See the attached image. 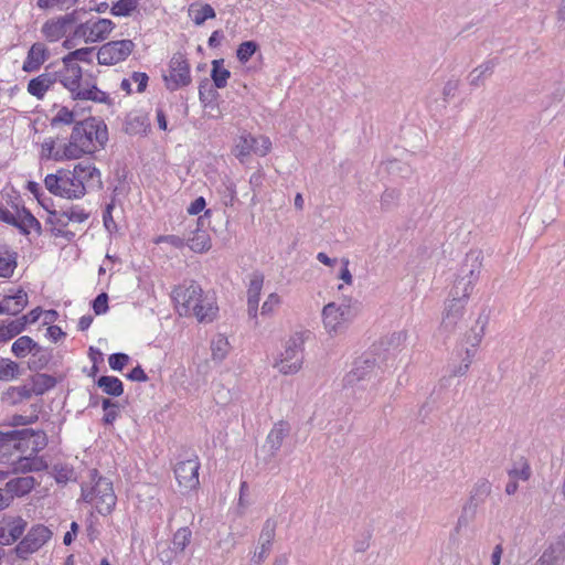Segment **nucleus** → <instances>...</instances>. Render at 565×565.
Listing matches in <instances>:
<instances>
[{
	"instance_id": "54",
	"label": "nucleus",
	"mask_w": 565,
	"mask_h": 565,
	"mask_svg": "<svg viewBox=\"0 0 565 565\" xmlns=\"http://www.w3.org/2000/svg\"><path fill=\"white\" fill-rule=\"evenodd\" d=\"M407 339V332L405 330H399L391 333L386 337L385 342L388 348L398 349L402 347Z\"/></svg>"
},
{
	"instance_id": "4",
	"label": "nucleus",
	"mask_w": 565,
	"mask_h": 565,
	"mask_svg": "<svg viewBox=\"0 0 565 565\" xmlns=\"http://www.w3.org/2000/svg\"><path fill=\"white\" fill-rule=\"evenodd\" d=\"M359 311V302L352 298H344L340 302L332 301L327 303L321 311L326 332L330 337L343 333Z\"/></svg>"
},
{
	"instance_id": "34",
	"label": "nucleus",
	"mask_w": 565,
	"mask_h": 565,
	"mask_svg": "<svg viewBox=\"0 0 565 565\" xmlns=\"http://www.w3.org/2000/svg\"><path fill=\"white\" fill-rule=\"evenodd\" d=\"M491 483L487 479H479L472 487L470 491V500L469 505H473L475 508L484 502L488 495L491 493Z\"/></svg>"
},
{
	"instance_id": "59",
	"label": "nucleus",
	"mask_w": 565,
	"mask_h": 565,
	"mask_svg": "<svg viewBox=\"0 0 565 565\" xmlns=\"http://www.w3.org/2000/svg\"><path fill=\"white\" fill-rule=\"evenodd\" d=\"M156 244L168 243L174 248H182L185 245V239L178 235H161L154 238Z\"/></svg>"
},
{
	"instance_id": "60",
	"label": "nucleus",
	"mask_w": 565,
	"mask_h": 565,
	"mask_svg": "<svg viewBox=\"0 0 565 565\" xmlns=\"http://www.w3.org/2000/svg\"><path fill=\"white\" fill-rule=\"evenodd\" d=\"M38 420V415L36 414H31V415H13L10 419V425L11 426H25V425H30V424H33Z\"/></svg>"
},
{
	"instance_id": "42",
	"label": "nucleus",
	"mask_w": 565,
	"mask_h": 565,
	"mask_svg": "<svg viewBox=\"0 0 565 565\" xmlns=\"http://www.w3.org/2000/svg\"><path fill=\"white\" fill-rule=\"evenodd\" d=\"M26 324V317L14 320L8 326L0 327V341H7L18 335L24 329Z\"/></svg>"
},
{
	"instance_id": "8",
	"label": "nucleus",
	"mask_w": 565,
	"mask_h": 565,
	"mask_svg": "<svg viewBox=\"0 0 565 565\" xmlns=\"http://www.w3.org/2000/svg\"><path fill=\"white\" fill-rule=\"evenodd\" d=\"M480 275V263L477 258L472 259L471 264L466 262L461 267L459 275L457 276L452 288L449 292V299L461 300L467 303L469 296L472 292L476 281Z\"/></svg>"
},
{
	"instance_id": "30",
	"label": "nucleus",
	"mask_w": 565,
	"mask_h": 565,
	"mask_svg": "<svg viewBox=\"0 0 565 565\" xmlns=\"http://www.w3.org/2000/svg\"><path fill=\"white\" fill-rule=\"evenodd\" d=\"M289 431L290 426L287 422L280 420L274 425L266 439L273 452H276L281 447Z\"/></svg>"
},
{
	"instance_id": "45",
	"label": "nucleus",
	"mask_w": 565,
	"mask_h": 565,
	"mask_svg": "<svg viewBox=\"0 0 565 565\" xmlns=\"http://www.w3.org/2000/svg\"><path fill=\"white\" fill-rule=\"evenodd\" d=\"M192 537V532L189 527L179 529L172 540L173 551L182 553L185 547L190 544Z\"/></svg>"
},
{
	"instance_id": "19",
	"label": "nucleus",
	"mask_w": 565,
	"mask_h": 565,
	"mask_svg": "<svg viewBox=\"0 0 565 565\" xmlns=\"http://www.w3.org/2000/svg\"><path fill=\"white\" fill-rule=\"evenodd\" d=\"M204 217L195 221V228L186 238L188 246L195 253H203L211 248V238L206 230H204Z\"/></svg>"
},
{
	"instance_id": "18",
	"label": "nucleus",
	"mask_w": 565,
	"mask_h": 565,
	"mask_svg": "<svg viewBox=\"0 0 565 565\" xmlns=\"http://www.w3.org/2000/svg\"><path fill=\"white\" fill-rule=\"evenodd\" d=\"M26 522L22 518H9L0 523V544L9 545L20 539Z\"/></svg>"
},
{
	"instance_id": "47",
	"label": "nucleus",
	"mask_w": 565,
	"mask_h": 565,
	"mask_svg": "<svg viewBox=\"0 0 565 565\" xmlns=\"http://www.w3.org/2000/svg\"><path fill=\"white\" fill-rule=\"evenodd\" d=\"M88 218V213L81 209H70L60 214L58 223L67 225L68 223H83Z\"/></svg>"
},
{
	"instance_id": "10",
	"label": "nucleus",
	"mask_w": 565,
	"mask_h": 565,
	"mask_svg": "<svg viewBox=\"0 0 565 565\" xmlns=\"http://www.w3.org/2000/svg\"><path fill=\"white\" fill-rule=\"evenodd\" d=\"M271 149V141L266 136H253L252 134H242L235 143V156L244 161L250 153L264 157Z\"/></svg>"
},
{
	"instance_id": "44",
	"label": "nucleus",
	"mask_w": 565,
	"mask_h": 565,
	"mask_svg": "<svg viewBox=\"0 0 565 565\" xmlns=\"http://www.w3.org/2000/svg\"><path fill=\"white\" fill-rule=\"evenodd\" d=\"M36 347L38 344L30 337L23 335L13 342L12 352L15 356L23 358Z\"/></svg>"
},
{
	"instance_id": "14",
	"label": "nucleus",
	"mask_w": 565,
	"mask_h": 565,
	"mask_svg": "<svg viewBox=\"0 0 565 565\" xmlns=\"http://www.w3.org/2000/svg\"><path fill=\"white\" fill-rule=\"evenodd\" d=\"M466 305L461 300H446L439 326L441 332L451 334L459 328L465 317Z\"/></svg>"
},
{
	"instance_id": "58",
	"label": "nucleus",
	"mask_w": 565,
	"mask_h": 565,
	"mask_svg": "<svg viewBox=\"0 0 565 565\" xmlns=\"http://www.w3.org/2000/svg\"><path fill=\"white\" fill-rule=\"evenodd\" d=\"M13 296H6L0 301V313H7V315H18L20 311H22L15 303H14Z\"/></svg>"
},
{
	"instance_id": "37",
	"label": "nucleus",
	"mask_w": 565,
	"mask_h": 565,
	"mask_svg": "<svg viewBox=\"0 0 565 565\" xmlns=\"http://www.w3.org/2000/svg\"><path fill=\"white\" fill-rule=\"evenodd\" d=\"M17 267V254L0 247V277H10Z\"/></svg>"
},
{
	"instance_id": "21",
	"label": "nucleus",
	"mask_w": 565,
	"mask_h": 565,
	"mask_svg": "<svg viewBox=\"0 0 565 565\" xmlns=\"http://www.w3.org/2000/svg\"><path fill=\"white\" fill-rule=\"evenodd\" d=\"M565 558V534L551 542L535 565H561Z\"/></svg>"
},
{
	"instance_id": "36",
	"label": "nucleus",
	"mask_w": 565,
	"mask_h": 565,
	"mask_svg": "<svg viewBox=\"0 0 565 565\" xmlns=\"http://www.w3.org/2000/svg\"><path fill=\"white\" fill-rule=\"evenodd\" d=\"M32 396L29 385L11 386L4 393L2 399L11 405H17Z\"/></svg>"
},
{
	"instance_id": "48",
	"label": "nucleus",
	"mask_w": 565,
	"mask_h": 565,
	"mask_svg": "<svg viewBox=\"0 0 565 565\" xmlns=\"http://www.w3.org/2000/svg\"><path fill=\"white\" fill-rule=\"evenodd\" d=\"M19 365L10 360H0V380L10 381L18 377Z\"/></svg>"
},
{
	"instance_id": "40",
	"label": "nucleus",
	"mask_w": 565,
	"mask_h": 565,
	"mask_svg": "<svg viewBox=\"0 0 565 565\" xmlns=\"http://www.w3.org/2000/svg\"><path fill=\"white\" fill-rule=\"evenodd\" d=\"M212 72L211 77L217 88H223L227 84V79L231 76V73L227 68H225L223 64V60H214L212 62Z\"/></svg>"
},
{
	"instance_id": "3",
	"label": "nucleus",
	"mask_w": 565,
	"mask_h": 565,
	"mask_svg": "<svg viewBox=\"0 0 565 565\" xmlns=\"http://www.w3.org/2000/svg\"><path fill=\"white\" fill-rule=\"evenodd\" d=\"M309 337V331H299L292 333L276 354L273 367L281 375L289 376L299 373L305 363V343Z\"/></svg>"
},
{
	"instance_id": "32",
	"label": "nucleus",
	"mask_w": 565,
	"mask_h": 565,
	"mask_svg": "<svg viewBox=\"0 0 565 565\" xmlns=\"http://www.w3.org/2000/svg\"><path fill=\"white\" fill-rule=\"evenodd\" d=\"M487 324L488 318L484 316H479L476 320L475 327H472L471 330L466 334V341L471 347L468 348L469 350L476 351L477 347L481 343L486 333Z\"/></svg>"
},
{
	"instance_id": "63",
	"label": "nucleus",
	"mask_w": 565,
	"mask_h": 565,
	"mask_svg": "<svg viewBox=\"0 0 565 565\" xmlns=\"http://www.w3.org/2000/svg\"><path fill=\"white\" fill-rule=\"evenodd\" d=\"M130 79H131V82L137 84V92L142 93L147 87L149 77L146 73L135 72L131 75Z\"/></svg>"
},
{
	"instance_id": "55",
	"label": "nucleus",
	"mask_w": 565,
	"mask_h": 565,
	"mask_svg": "<svg viewBox=\"0 0 565 565\" xmlns=\"http://www.w3.org/2000/svg\"><path fill=\"white\" fill-rule=\"evenodd\" d=\"M74 121V113L66 107H61L52 118V125L64 124L70 125Z\"/></svg>"
},
{
	"instance_id": "15",
	"label": "nucleus",
	"mask_w": 565,
	"mask_h": 565,
	"mask_svg": "<svg viewBox=\"0 0 565 565\" xmlns=\"http://www.w3.org/2000/svg\"><path fill=\"white\" fill-rule=\"evenodd\" d=\"M199 459L192 458L177 463L174 468L175 479L179 484L188 490L196 489L200 484L199 481Z\"/></svg>"
},
{
	"instance_id": "16",
	"label": "nucleus",
	"mask_w": 565,
	"mask_h": 565,
	"mask_svg": "<svg viewBox=\"0 0 565 565\" xmlns=\"http://www.w3.org/2000/svg\"><path fill=\"white\" fill-rule=\"evenodd\" d=\"M276 527L277 521L275 519L269 518L265 521L259 534V548L252 557L253 565H262V563L267 558L276 535Z\"/></svg>"
},
{
	"instance_id": "1",
	"label": "nucleus",
	"mask_w": 565,
	"mask_h": 565,
	"mask_svg": "<svg viewBox=\"0 0 565 565\" xmlns=\"http://www.w3.org/2000/svg\"><path fill=\"white\" fill-rule=\"evenodd\" d=\"M58 81L75 100H90L99 104H110L108 94L97 87L93 79L83 76L82 68L72 58L63 57V66L57 72Z\"/></svg>"
},
{
	"instance_id": "28",
	"label": "nucleus",
	"mask_w": 565,
	"mask_h": 565,
	"mask_svg": "<svg viewBox=\"0 0 565 565\" xmlns=\"http://www.w3.org/2000/svg\"><path fill=\"white\" fill-rule=\"evenodd\" d=\"M35 486V479L33 477H19L7 482L6 490L12 495V500L15 497H23L28 494Z\"/></svg>"
},
{
	"instance_id": "11",
	"label": "nucleus",
	"mask_w": 565,
	"mask_h": 565,
	"mask_svg": "<svg viewBox=\"0 0 565 565\" xmlns=\"http://www.w3.org/2000/svg\"><path fill=\"white\" fill-rule=\"evenodd\" d=\"M379 361L372 353H366L355 360L353 369L343 377L344 386H354L361 381L371 380L376 375Z\"/></svg>"
},
{
	"instance_id": "38",
	"label": "nucleus",
	"mask_w": 565,
	"mask_h": 565,
	"mask_svg": "<svg viewBox=\"0 0 565 565\" xmlns=\"http://www.w3.org/2000/svg\"><path fill=\"white\" fill-rule=\"evenodd\" d=\"M231 344L223 334L215 335L211 341L212 359L222 362L228 354Z\"/></svg>"
},
{
	"instance_id": "39",
	"label": "nucleus",
	"mask_w": 565,
	"mask_h": 565,
	"mask_svg": "<svg viewBox=\"0 0 565 565\" xmlns=\"http://www.w3.org/2000/svg\"><path fill=\"white\" fill-rule=\"evenodd\" d=\"M19 439L24 440L28 439L32 443V455L38 454L45 446V436L41 431H34L32 429H22L18 431Z\"/></svg>"
},
{
	"instance_id": "61",
	"label": "nucleus",
	"mask_w": 565,
	"mask_h": 565,
	"mask_svg": "<svg viewBox=\"0 0 565 565\" xmlns=\"http://www.w3.org/2000/svg\"><path fill=\"white\" fill-rule=\"evenodd\" d=\"M129 356L125 353L111 354L108 359L109 365L113 370L120 371L128 362Z\"/></svg>"
},
{
	"instance_id": "57",
	"label": "nucleus",
	"mask_w": 565,
	"mask_h": 565,
	"mask_svg": "<svg viewBox=\"0 0 565 565\" xmlns=\"http://www.w3.org/2000/svg\"><path fill=\"white\" fill-rule=\"evenodd\" d=\"M280 305V297L277 294H270L262 306L260 313L263 316L271 315Z\"/></svg>"
},
{
	"instance_id": "17",
	"label": "nucleus",
	"mask_w": 565,
	"mask_h": 565,
	"mask_svg": "<svg viewBox=\"0 0 565 565\" xmlns=\"http://www.w3.org/2000/svg\"><path fill=\"white\" fill-rule=\"evenodd\" d=\"M76 179L84 185V193L88 189H100L102 177L99 170L89 162H78L73 169Z\"/></svg>"
},
{
	"instance_id": "20",
	"label": "nucleus",
	"mask_w": 565,
	"mask_h": 565,
	"mask_svg": "<svg viewBox=\"0 0 565 565\" xmlns=\"http://www.w3.org/2000/svg\"><path fill=\"white\" fill-rule=\"evenodd\" d=\"M114 23L108 19H89L85 23L77 25L74 35L84 36H102L107 35L113 31Z\"/></svg>"
},
{
	"instance_id": "23",
	"label": "nucleus",
	"mask_w": 565,
	"mask_h": 565,
	"mask_svg": "<svg viewBox=\"0 0 565 565\" xmlns=\"http://www.w3.org/2000/svg\"><path fill=\"white\" fill-rule=\"evenodd\" d=\"M77 28L72 15H65L57 20H52L43 25L42 32L45 35H74Z\"/></svg>"
},
{
	"instance_id": "22",
	"label": "nucleus",
	"mask_w": 565,
	"mask_h": 565,
	"mask_svg": "<svg viewBox=\"0 0 565 565\" xmlns=\"http://www.w3.org/2000/svg\"><path fill=\"white\" fill-rule=\"evenodd\" d=\"M49 56L50 53L43 43H34L28 52L22 70L26 73L36 72L46 62Z\"/></svg>"
},
{
	"instance_id": "7",
	"label": "nucleus",
	"mask_w": 565,
	"mask_h": 565,
	"mask_svg": "<svg viewBox=\"0 0 565 565\" xmlns=\"http://www.w3.org/2000/svg\"><path fill=\"white\" fill-rule=\"evenodd\" d=\"M45 188L54 195L75 200L85 195L84 185L76 179L73 170H58L44 179Z\"/></svg>"
},
{
	"instance_id": "41",
	"label": "nucleus",
	"mask_w": 565,
	"mask_h": 565,
	"mask_svg": "<svg viewBox=\"0 0 565 565\" xmlns=\"http://www.w3.org/2000/svg\"><path fill=\"white\" fill-rule=\"evenodd\" d=\"M97 384L108 395L119 396L124 392L121 381L115 376H102Z\"/></svg>"
},
{
	"instance_id": "25",
	"label": "nucleus",
	"mask_w": 565,
	"mask_h": 565,
	"mask_svg": "<svg viewBox=\"0 0 565 565\" xmlns=\"http://www.w3.org/2000/svg\"><path fill=\"white\" fill-rule=\"evenodd\" d=\"M11 467V473H26L30 471H40L45 465L42 459L38 457L23 456L17 460H12L9 465Z\"/></svg>"
},
{
	"instance_id": "5",
	"label": "nucleus",
	"mask_w": 565,
	"mask_h": 565,
	"mask_svg": "<svg viewBox=\"0 0 565 565\" xmlns=\"http://www.w3.org/2000/svg\"><path fill=\"white\" fill-rule=\"evenodd\" d=\"M82 498L93 504L100 514H109L117 501L113 483L99 477L96 470L89 471V481L82 486Z\"/></svg>"
},
{
	"instance_id": "13",
	"label": "nucleus",
	"mask_w": 565,
	"mask_h": 565,
	"mask_svg": "<svg viewBox=\"0 0 565 565\" xmlns=\"http://www.w3.org/2000/svg\"><path fill=\"white\" fill-rule=\"evenodd\" d=\"M52 532L44 525L33 526L26 536L17 545L15 552L20 558L25 559L28 555L40 550L50 539Z\"/></svg>"
},
{
	"instance_id": "56",
	"label": "nucleus",
	"mask_w": 565,
	"mask_h": 565,
	"mask_svg": "<svg viewBox=\"0 0 565 565\" xmlns=\"http://www.w3.org/2000/svg\"><path fill=\"white\" fill-rule=\"evenodd\" d=\"M103 408L105 411V424H113L118 416L117 405L113 403L110 399L106 398L103 402Z\"/></svg>"
},
{
	"instance_id": "64",
	"label": "nucleus",
	"mask_w": 565,
	"mask_h": 565,
	"mask_svg": "<svg viewBox=\"0 0 565 565\" xmlns=\"http://www.w3.org/2000/svg\"><path fill=\"white\" fill-rule=\"evenodd\" d=\"M557 25L561 31H565V0H561L557 10Z\"/></svg>"
},
{
	"instance_id": "50",
	"label": "nucleus",
	"mask_w": 565,
	"mask_h": 565,
	"mask_svg": "<svg viewBox=\"0 0 565 565\" xmlns=\"http://www.w3.org/2000/svg\"><path fill=\"white\" fill-rule=\"evenodd\" d=\"M473 356L475 350L467 349L466 356L462 359V362L450 371L451 376H463L468 372L472 363Z\"/></svg>"
},
{
	"instance_id": "52",
	"label": "nucleus",
	"mask_w": 565,
	"mask_h": 565,
	"mask_svg": "<svg viewBox=\"0 0 565 565\" xmlns=\"http://www.w3.org/2000/svg\"><path fill=\"white\" fill-rule=\"evenodd\" d=\"M258 45L254 41H246L242 43L237 49V58L245 63L256 52Z\"/></svg>"
},
{
	"instance_id": "35",
	"label": "nucleus",
	"mask_w": 565,
	"mask_h": 565,
	"mask_svg": "<svg viewBox=\"0 0 565 565\" xmlns=\"http://www.w3.org/2000/svg\"><path fill=\"white\" fill-rule=\"evenodd\" d=\"M55 384H56V381L53 376L44 374V373H40V374H35L34 376H32L31 385H29V387H30L32 395L33 394L42 395L46 391L53 388L55 386Z\"/></svg>"
},
{
	"instance_id": "31",
	"label": "nucleus",
	"mask_w": 565,
	"mask_h": 565,
	"mask_svg": "<svg viewBox=\"0 0 565 565\" xmlns=\"http://www.w3.org/2000/svg\"><path fill=\"white\" fill-rule=\"evenodd\" d=\"M12 225L23 234H29L31 230H40V222L25 209L15 212Z\"/></svg>"
},
{
	"instance_id": "49",
	"label": "nucleus",
	"mask_w": 565,
	"mask_h": 565,
	"mask_svg": "<svg viewBox=\"0 0 565 565\" xmlns=\"http://www.w3.org/2000/svg\"><path fill=\"white\" fill-rule=\"evenodd\" d=\"M509 477L513 480H523L526 481L531 477V468L526 461H521L519 466H515L513 469L509 470Z\"/></svg>"
},
{
	"instance_id": "29",
	"label": "nucleus",
	"mask_w": 565,
	"mask_h": 565,
	"mask_svg": "<svg viewBox=\"0 0 565 565\" xmlns=\"http://www.w3.org/2000/svg\"><path fill=\"white\" fill-rule=\"evenodd\" d=\"M7 438L0 443V465H10L15 450L21 449V444L14 443L19 439L18 431L6 433Z\"/></svg>"
},
{
	"instance_id": "26",
	"label": "nucleus",
	"mask_w": 565,
	"mask_h": 565,
	"mask_svg": "<svg viewBox=\"0 0 565 565\" xmlns=\"http://www.w3.org/2000/svg\"><path fill=\"white\" fill-rule=\"evenodd\" d=\"M495 67L494 61H487L473 68L467 76L468 83L472 87H481L486 81L493 74Z\"/></svg>"
},
{
	"instance_id": "9",
	"label": "nucleus",
	"mask_w": 565,
	"mask_h": 565,
	"mask_svg": "<svg viewBox=\"0 0 565 565\" xmlns=\"http://www.w3.org/2000/svg\"><path fill=\"white\" fill-rule=\"evenodd\" d=\"M166 87L173 92L192 83L190 64L185 55L178 52L170 62L169 74L163 75Z\"/></svg>"
},
{
	"instance_id": "33",
	"label": "nucleus",
	"mask_w": 565,
	"mask_h": 565,
	"mask_svg": "<svg viewBox=\"0 0 565 565\" xmlns=\"http://www.w3.org/2000/svg\"><path fill=\"white\" fill-rule=\"evenodd\" d=\"M263 287V279L255 277L250 280L249 288L247 291V305H248V315L252 318H255L257 315V308L259 303V296Z\"/></svg>"
},
{
	"instance_id": "53",
	"label": "nucleus",
	"mask_w": 565,
	"mask_h": 565,
	"mask_svg": "<svg viewBox=\"0 0 565 565\" xmlns=\"http://www.w3.org/2000/svg\"><path fill=\"white\" fill-rule=\"evenodd\" d=\"M95 55H96L95 50L93 47H84V49H78L76 51L71 52L65 57L72 58L73 62H76V61L90 62Z\"/></svg>"
},
{
	"instance_id": "2",
	"label": "nucleus",
	"mask_w": 565,
	"mask_h": 565,
	"mask_svg": "<svg viewBox=\"0 0 565 565\" xmlns=\"http://www.w3.org/2000/svg\"><path fill=\"white\" fill-rule=\"evenodd\" d=\"M173 299L180 316H194L204 323L212 322L218 310L214 299L204 296L202 288L193 281L174 288Z\"/></svg>"
},
{
	"instance_id": "43",
	"label": "nucleus",
	"mask_w": 565,
	"mask_h": 565,
	"mask_svg": "<svg viewBox=\"0 0 565 565\" xmlns=\"http://www.w3.org/2000/svg\"><path fill=\"white\" fill-rule=\"evenodd\" d=\"M40 156L45 160L61 161L58 142L53 138L45 139L41 145Z\"/></svg>"
},
{
	"instance_id": "62",
	"label": "nucleus",
	"mask_w": 565,
	"mask_h": 565,
	"mask_svg": "<svg viewBox=\"0 0 565 565\" xmlns=\"http://www.w3.org/2000/svg\"><path fill=\"white\" fill-rule=\"evenodd\" d=\"M93 309L96 315L105 313L108 309V296L103 292L98 295L94 302H93Z\"/></svg>"
},
{
	"instance_id": "46",
	"label": "nucleus",
	"mask_w": 565,
	"mask_h": 565,
	"mask_svg": "<svg viewBox=\"0 0 565 565\" xmlns=\"http://www.w3.org/2000/svg\"><path fill=\"white\" fill-rule=\"evenodd\" d=\"M401 192L397 189H386L380 200L381 209L383 211H391L398 205Z\"/></svg>"
},
{
	"instance_id": "12",
	"label": "nucleus",
	"mask_w": 565,
	"mask_h": 565,
	"mask_svg": "<svg viewBox=\"0 0 565 565\" xmlns=\"http://www.w3.org/2000/svg\"><path fill=\"white\" fill-rule=\"evenodd\" d=\"M134 46L132 41L127 39L108 42L97 51V61L102 65H115L125 61L131 54Z\"/></svg>"
},
{
	"instance_id": "27",
	"label": "nucleus",
	"mask_w": 565,
	"mask_h": 565,
	"mask_svg": "<svg viewBox=\"0 0 565 565\" xmlns=\"http://www.w3.org/2000/svg\"><path fill=\"white\" fill-rule=\"evenodd\" d=\"M58 146L61 161L75 160L86 154L73 131L68 141H61Z\"/></svg>"
},
{
	"instance_id": "24",
	"label": "nucleus",
	"mask_w": 565,
	"mask_h": 565,
	"mask_svg": "<svg viewBox=\"0 0 565 565\" xmlns=\"http://www.w3.org/2000/svg\"><path fill=\"white\" fill-rule=\"evenodd\" d=\"M56 82V75L52 73H43L32 78L28 84V93L38 99H42L45 93Z\"/></svg>"
},
{
	"instance_id": "51",
	"label": "nucleus",
	"mask_w": 565,
	"mask_h": 565,
	"mask_svg": "<svg viewBox=\"0 0 565 565\" xmlns=\"http://www.w3.org/2000/svg\"><path fill=\"white\" fill-rule=\"evenodd\" d=\"M136 0H118L116 3H114L111 12L115 15H128L136 9Z\"/></svg>"
},
{
	"instance_id": "6",
	"label": "nucleus",
	"mask_w": 565,
	"mask_h": 565,
	"mask_svg": "<svg viewBox=\"0 0 565 565\" xmlns=\"http://www.w3.org/2000/svg\"><path fill=\"white\" fill-rule=\"evenodd\" d=\"M86 153H93L104 147L108 140L106 125L95 118L77 122L72 130Z\"/></svg>"
}]
</instances>
